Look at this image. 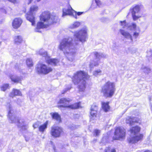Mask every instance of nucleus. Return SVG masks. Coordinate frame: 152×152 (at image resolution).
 Listing matches in <instances>:
<instances>
[{
    "instance_id": "49530a36",
    "label": "nucleus",
    "mask_w": 152,
    "mask_h": 152,
    "mask_svg": "<svg viewBox=\"0 0 152 152\" xmlns=\"http://www.w3.org/2000/svg\"><path fill=\"white\" fill-rule=\"evenodd\" d=\"M101 72V71L100 70H96L95 71V72L96 74H98L99 73H100Z\"/></svg>"
},
{
    "instance_id": "c9c22d12",
    "label": "nucleus",
    "mask_w": 152,
    "mask_h": 152,
    "mask_svg": "<svg viewBox=\"0 0 152 152\" xmlns=\"http://www.w3.org/2000/svg\"><path fill=\"white\" fill-rule=\"evenodd\" d=\"M83 107L81 102L77 103V109L81 108Z\"/></svg>"
},
{
    "instance_id": "ea45409f",
    "label": "nucleus",
    "mask_w": 152,
    "mask_h": 152,
    "mask_svg": "<svg viewBox=\"0 0 152 152\" xmlns=\"http://www.w3.org/2000/svg\"><path fill=\"white\" fill-rule=\"evenodd\" d=\"M139 35V33L138 32H134L133 34V36L135 38L137 37Z\"/></svg>"
},
{
    "instance_id": "6e6552de",
    "label": "nucleus",
    "mask_w": 152,
    "mask_h": 152,
    "mask_svg": "<svg viewBox=\"0 0 152 152\" xmlns=\"http://www.w3.org/2000/svg\"><path fill=\"white\" fill-rule=\"evenodd\" d=\"M36 70L39 74L46 75L51 72L52 69L44 64L39 63L37 65Z\"/></svg>"
},
{
    "instance_id": "393cba45",
    "label": "nucleus",
    "mask_w": 152,
    "mask_h": 152,
    "mask_svg": "<svg viewBox=\"0 0 152 152\" xmlns=\"http://www.w3.org/2000/svg\"><path fill=\"white\" fill-rule=\"evenodd\" d=\"M48 123V121H47L43 124L40 126L39 127V131L43 133L47 129Z\"/></svg>"
},
{
    "instance_id": "39448f33",
    "label": "nucleus",
    "mask_w": 152,
    "mask_h": 152,
    "mask_svg": "<svg viewBox=\"0 0 152 152\" xmlns=\"http://www.w3.org/2000/svg\"><path fill=\"white\" fill-rule=\"evenodd\" d=\"M89 77L87 73L84 71L77 72V83L78 84V88L79 91H83L86 88V80Z\"/></svg>"
},
{
    "instance_id": "f3484780",
    "label": "nucleus",
    "mask_w": 152,
    "mask_h": 152,
    "mask_svg": "<svg viewBox=\"0 0 152 152\" xmlns=\"http://www.w3.org/2000/svg\"><path fill=\"white\" fill-rule=\"evenodd\" d=\"M110 102L102 101L101 102V108L105 112H107L110 110V107L109 105Z\"/></svg>"
},
{
    "instance_id": "58836bf2",
    "label": "nucleus",
    "mask_w": 152,
    "mask_h": 152,
    "mask_svg": "<svg viewBox=\"0 0 152 152\" xmlns=\"http://www.w3.org/2000/svg\"><path fill=\"white\" fill-rule=\"evenodd\" d=\"M72 81L75 84L76 83V77H75V75L74 74V76L72 78Z\"/></svg>"
},
{
    "instance_id": "a211bd4d",
    "label": "nucleus",
    "mask_w": 152,
    "mask_h": 152,
    "mask_svg": "<svg viewBox=\"0 0 152 152\" xmlns=\"http://www.w3.org/2000/svg\"><path fill=\"white\" fill-rule=\"evenodd\" d=\"M22 22V19L19 18H15L12 23V26L14 28H18L20 27Z\"/></svg>"
},
{
    "instance_id": "bb28decb",
    "label": "nucleus",
    "mask_w": 152,
    "mask_h": 152,
    "mask_svg": "<svg viewBox=\"0 0 152 152\" xmlns=\"http://www.w3.org/2000/svg\"><path fill=\"white\" fill-rule=\"evenodd\" d=\"M22 40V38L20 36H16L14 38L15 43L17 45H18L21 43Z\"/></svg>"
},
{
    "instance_id": "de8ad7c7",
    "label": "nucleus",
    "mask_w": 152,
    "mask_h": 152,
    "mask_svg": "<svg viewBox=\"0 0 152 152\" xmlns=\"http://www.w3.org/2000/svg\"><path fill=\"white\" fill-rule=\"evenodd\" d=\"M80 24H81L80 23L78 22H77V27L79 26H80Z\"/></svg>"
},
{
    "instance_id": "b1692460",
    "label": "nucleus",
    "mask_w": 152,
    "mask_h": 152,
    "mask_svg": "<svg viewBox=\"0 0 152 152\" xmlns=\"http://www.w3.org/2000/svg\"><path fill=\"white\" fill-rule=\"evenodd\" d=\"M10 78L12 81L17 83H20L22 79L21 77L15 75L12 76L10 77Z\"/></svg>"
},
{
    "instance_id": "f03ea898",
    "label": "nucleus",
    "mask_w": 152,
    "mask_h": 152,
    "mask_svg": "<svg viewBox=\"0 0 152 152\" xmlns=\"http://www.w3.org/2000/svg\"><path fill=\"white\" fill-rule=\"evenodd\" d=\"M76 45V43H73L71 38H65L63 39L60 43L59 48L64 52L67 58H69V56L75 54Z\"/></svg>"
},
{
    "instance_id": "09e8293b",
    "label": "nucleus",
    "mask_w": 152,
    "mask_h": 152,
    "mask_svg": "<svg viewBox=\"0 0 152 152\" xmlns=\"http://www.w3.org/2000/svg\"><path fill=\"white\" fill-rule=\"evenodd\" d=\"M33 1V0H28V2H27V4H30Z\"/></svg>"
},
{
    "instance_id": "6ab92c4d",
    "label": "nucleus",
    "mask_w": 152,
    "mask_h": 152,
    "mask_svg": "<svg viewBox=\"0 0 152 152\" xmlns=\"http://www.w3.org/2000/svg\"><path fill=\"white\" fill-rule=\"evenodd\" d=\"M141 129L140 126L137 125H136L131 128L129 131L131 134L136 135L140 132Z\"/></svg>"
},
{
    "instance_id": "79ce46f5",
    "label": "nucleus",
    "mask_w": 152,
    "mask_h": 152,
    "mask_svg": "<svg viewBox=\"0 0 152 152\" xmlns=\"http://www.w3.org/2000/svg\"><path fill=\"white\" fill-rule=\"evenodd\" d=\"M145 69H146V70L147 71V72H146L145 71V72H147V73H148L150 72L151 70V69L150 68H148L147 67H145Z\"/></svg>"
},
{
    "instance_id": "c03bdc74",
    "label": "nucleus",
    "mask_w": 152,
    "mask_h": 152,
    "mask_svg": "<svg viewBox=\"0 0 152 152\" xmlns=\"http://www.w3.org/2000/svg\"><path fill=\"white\" fill-rule=\"evenodd\" d=\"M85 13L84 12H77V15L79 16L81 15H82L83 14Z\"/></svg>"
},
{
    "instance_id": "ddd939ff",
    "label": "nucleus",
    "mask_w": 152,
    "mask_h": 152,
    "mask_svg": "<svg viewBox=\"0 0 152 152\" xmlns=\"http://www.w3.org/2000/svg\"><path fill=\"white\" fill-rule=\"evenodd\" d=\"M62 17L69 15L72 17L76 18V12L72 9L69 5H68L67 7L63 10Z\"/></svg>"
},
{
    "instance_id": "9b49d317",
    "label": "nucleus",
    "mask_w": 152,
    "mask_h": 152,
    "mask_svg": "<svg viewBox=\"0 0 152 152\" xmlns=\"http://www.w3.org/2000/svg\"><path fill=\"white\" fill-rule=\"evenodd\" d=\"M72 99L69 98H62L58 102V103L62 104L60 106L61 107H67L71 109H75L76 108V104L69 105L68 104L70 102L72 101Z\"/></svg>"
},
{
    "instance_id": "3c124183",
    "label": "nucleus",
    "mask_w": 152,
    "mask_h": 152,
    "mask_svg": "<svg viewBox=\"0 0 152 152\" xmlns=\"http://www.w3.org/2000/svg\"><path fill=\"white\" fill-rule=\"evenodd\" d=\"M143 152H150V151H149L148 150H146L145 151Z\"/></svg>"
},
{
    "instance_id": "f8f14e48",
    "label": "nucleus",
    "mask_w": 152,
    "mask_h": 152,
    "mask_svg": "<svg viewBox=\"0 0 152 152\" xmlns=\"http://www.w3.org/2000/svg\"><path fill=\"white\" fill-rule=\"evenodd\" d=\"M140 10V5H137L132 7L129 10L132 16L134 21H136L141 17V16L136 15V14L138 13Z\"/></svg>"
},
{
    "instance_id": "c756f323",
    "label": "nucleus",
    "mask_w": 152,
    "mask_h": 152,
    "mask_svg": "<svg viewBox=\"0 0 152 152\" xmlns=\"http://www.w3.org/2000/svg\"><path fill=\"white\" fill-rule=\"evenodd\" d=\"M26 63L27 66L28 67H31L33 65V63L32 60L31 58L27 59L26 61Z\"/></svg>"
},
{
    "instance_id": "cd10ccee",
    "label": "nucleus",
    "mask_w": 152,
    "mask_h": 152,
    "mask_svg": "<svg viewBox=\"0 0 152 152\" xmlns=\"http://www.w3.org/2000/svg\"><path fill=\"white\" fill-rule=\"evenodd\" d=\"M37 54L40 55L43 57H45V58L48 56L47 52L44 50L42 49L37 51Z\"/></svg>"
},
{
    "instance_id": "c85d7f7f",
    "label": "nucleus",
    "mask_w": 152,
    "mask_h": 152,
    "mask_svg": "<svg viewBox=\"0 0 152 152\" xmlns=\"http://www.w3.org/2000/svg\"><path fill=\"white\" fill-rule=\"evenodd\" d=\"M104 152H116L115 148H112L110 147H108L104 150Z\"/></svg>"
},
{
    "instance_id": "a19ab883",
    "label": "nucleus",
    "mask_w": 152,
    "mask_h": 152,
    "mask_svg": "<svg viewBox=\"0 0 152 152\" xmlns=\"http://www.w3.org/2000/svg\"><path fill=\"white\" fill-rule=\"evenodd\" d=\"M94 55H95V57L97 58L99 56V53L97 52H95L94 53Z\"/></svg>"
},
{
    "instance_id": "f257e3e1",
    "label": "nucleus",
    "mask_w": 152,
    "mask_h": 152,
    "mask_svg": "<svg viewBox=\"0 0 152 152\" xmlns=\"http://www.w3.org/2000/svg\"><path fill=\"white\" fill-rule=\"evenodd\" d=\"M57 18L56 16H50L49 11L43 12L40 15V21L37 23L36 27L34 30L35 31L41 32V29L46 28L53 23L57 22Z\"/></svg>"
},
{
    "instance_id": "e433bc0d",
    "label": "nucleus",
    "mask_w": 152,
    "mask_h": 152,
    "mask_svg": "<svg viewBox=\"0 0 152 152\" xmlns=\"http://www.w3.org/2000/svg\"><path fill=\"white\" fill-rule=\"evenodd\" d=\"M39 125V122H37L34 123L33 125V127L34 128H36L38 127Z\"/></svg>"
},
{
    "instance_id": "0eeeda50",
    "label": "nucleus",
    "mask_w": 152,
    "mask_h": 152,
    "mask_svg": "<svg viewBox=\"0 0 152 152\" xmlns=\"http://www.w3.org/2000/svg\"><path fill=\"white\" fill-rule=\"evenodd\" d=\"M38 10V7L37 5L31 6L29 11L27 12L26 18L27 20L31 23L32 25L33 26L35 24V18L34 15Z\"/></svg>"
},
{
    "instance_id": "4be33fe9",
    "label": "nucleus",
    "mask_w": 152,
    "mask_h": 152,
    "mask_svg": "<svg viewBox=\"0 0 152 152\" xmlns=\"http://www.w3.org/2000/svg\"><path fill=\"white\" fill-rule=\"evenodd\" d=\"M50 115L52 118L56 120L58 122H60L61 121V118L60 115L57 113H52Z\"/></svg>"
},
{
    "instance_id": "1a4fd4ad",
    "label": "nucleus",
    "mask_w": 152,
    "mask_h": 152,
    "mask_svg": "<svg viewBox=\"0 0 152 152\" xmlns=\"http://www.w3.org/2000/svg\"><path fill=\"white\" fill-rule=\"evenodd\" d=\"M64 133L63 129L60 126L53 125L51 126L50 133L52 136L54 138L60 137L61 134Z\"/></svg>"
},
{
    "instance_id": "423d86ee",
    "label": "nucleus",
    "mask_w": 152,
    "mask_h": 152,
    "mask_svg": "<svg viewBox=\"0 0 152 152\" xmlns=\"http://www.w3.org/2000/svg\"><path fill=\"white\" fill-rule=\"evenodd\" d=\"M114 135L112 137L113 141L124 139L126 135V130L120 126L115 127L114 129Z\"/></svg>"
},
{
    "instance_id": "4468645a",
    "label": "nucleus",
    "mask_w": 152,
    "mask_h": 152,
    "mask_svg": "<svg viewBox=\"0 0 152 152\" xmlns=\"http://www.w3.org/2000/svg\"><path fill=\"white\" fill-rule=\"evenodd\" d=\"M143 134H139L138 135H135L132 137L129 138L128 141L129 143L134 144L138 142L142 141L143 139Z\"/></svg>"
},
{
    "instance_id": "2eb2a0df",
    "label": "nucleus",
    "mask_w": 152,
    "mask_h": 152,
    "mask_svg": "<svg viewBox=\"0 0 152 152\" xmlns=\"http://www.w3.org/2000/svg\"><path fill=\"white\" fill-rule=\"evenodd\" d=\"M98 107L96 104H93L91 106L90 109V118L91 120H94V118L96 117Z\"/></svg>"
},
{
    "instance_id": "37998d69",
    "label": "nucleus",
    "mask_w": 152,
    "mask_h": 152,
    "mask_svg": "<svg viewBox=\"0 0 152 152\" xmlns=\"http://www.w3.org/2000/svg\"><path fill=\"white\" fill-rule=\"evenodd\" d=\"M0 11L6 14V11L3 8H0Z\"/></svg>"
},
{
    "instance_id": "5701e85b",
    "label": "nucleus",
    "mask_w": 152,
    "mask_h": 152,
    "mask_svg": "<svg viewBox=\"0 0 152 152\" xmlns=\"http://www.w3.org/2000/svg\"><path fill=\"white\" fill-rule=\"evenodd\" d=\"M120 31L121 34L124 37L127 38L129 37L131 40H132V38L131 35L128 32L125 31L123 29H120Z\"/></svg>"
},
{
    "instance_id": "72a5a7b5",
    "label": "nucleus",
    "mask_w": 152,
    "mask_h": 152,
    "mask_svg": "<svg viewBox=\"0 0 152 152\" xmlns=\"http://www.w3.org/2000/svg\"><path fill=\"white\" fill-rule=\"evenodd\" d=\"M129 27H132L133 29H135L137 28V25L136 23H132L131 25L129 26Z\"/></svg>"
},
{
    "instance_id": "473e14b6",
    "label": "nucleus",
    "mask_w": 152,
    "mask_h": 152,
    "mask_svg": "<svg viewBox=\"0 0 152 152\" xmlns=\"http://www.w3.org/2000/svg\"><path fill=\"white\" fill-rule=\"evenodd\" d=\"M95 3L96 5L99 7H100L102 4V3L100 0H95Z\"/></svg>"
},
{
    "instance_id": "412c9836",
    "label": "nucleus",
    "mask_w": 152,
    "mask_h": 152,
    "mask_svg": "<svg viewBox=\"0 0 152 152\" xmlns=\"http://www.w3.org/2000/svg\"><path fill=\"white\" fill-rule=\"evenodd\" d=\"M21 95L22 94L21 92L19 90L15 89H13L9 95V96L12 98L16 96H21Z\"/></svg>"
},
{
    "instance_id": "a878e982",
    "label": "nucleus",
    "mask_w": 152,
    "mask_h": 152,
    "mask_svg": "<svg viewBox=\"0 0 152 152\" xmlns=\"http://www.w3.org/2000/svg\"><path fill=\"white\" fill-rule=\"evenodd\" d=\"M69 30L70 31L74 33V35L75 36L76 35V22H74L71 24L69 27Z\"/></svg>"
},
{
    "instance_id": "f704fd0d",
    "label": "nucleus",
    "mask_w": 152,
    "mask_h": 152,
    "mask_svg": "<svg viewBox=\"0 0 152 152\" xmlns=\"http://www.w3.org/2000/svg\"><path fill=\"white\" fill-rule=\"evenodd\" d=\"M120 23L121 24V25L122 26H123V28L125 27L126 26V20H124L123 21H120Z\"/></svg>"
},
{
    "instance_id": "dca6fc26",
    "label": "nucleus",
    "mask_w": 152,
    "mask_h": 152,
    "mask_svg": "<svg viewBox=\"0 0 152 152\" xmlns=\"http://www.w3.org/2000/svg\"><path fill=\"white\" fill-rule=\"evenodd\" d=\"M134 117H132L130 116L128 117L126 119V122L127 124H129V125L132 126L135 123H138L140 121V119L136 118L134 120Z\"/></svg>"
},
{
    "instance_id": "7c9ffc66",
    "label": "nucleus",
    "mask_w": 152,
    "mask_h": 152,
    "mask_svg": "<svg viewBox=\"0 0 152 152\" xmlns=\"http://www.w3.org/2000/svg\"><path fill=\"white\" fill-rule=\"evenodd\" d=\"M9 87V85L8 84L3 85L1 87V89L2 91H5Z\"/></svg>"
},
{
    "instance_id": "20e7f679",
    "label": "nucleus",
    "mask_w": 152,
    "mask_h": 152,
    "mask_svg": "<svg viewBox=\"0 0 152 152\" xmlns=\"http://www.w3.org/2000/svg\"><path fill=\"white\" fill-rule=\"evenodd\" d=\"M115 91V83L108 81L102 86L101 92L104 97L110 98L114 95Z\"/></svg>"
},
{
    "instance_id": "9d476101",
    "label": "nucleus",
    "mask_w": 152,
    "mask_h": 152,
    "mask_svg": "<svg viewBox=\"0 0 152 152\" xmlns=\"http://www.w3.org/2000/svg\"><path fill=\"white\" fill-rule=\"evenodd\" d=\"M87 36V29L86 27L81 28L77 32V38L78 40L82 42L86 41Z\"/></svg>"
},
{
    "instance_id": "7ed1b4c3",
    "label": "nucleus",
    "mask_w": 152,
    "mask_h": 152,
    "mask_svg": "<svg viewBox=\"0 0 152 152\" xmlns=\"http://www.w3.org/2000/svg\"><path fill=\"white\" fill-rule=\"evenodd\" d=\"M6 107L8 110V117L10 119V122L12 123H16L17 125L21 128L23 130H25L28 128V125L24 120L23 119H18L14 116L13 113V110L12 107L10 103H7Z\"/></svg>"
},
{
    "instance_id": "2f4dec72",
    "label": "nucleus",
    "mask_w": 152,
    "mask_h": 152,
    "mask_svg": "<svg viewBox=\"0 0 152 152\" xmlns=\"http://www.w3.org/2000/svg\"><path fill=\"white\" fill-rule=\"evenodd\" d=\"M94 135L96 136H98L100 133V131L99 130L96 129L94 131Z\"/></svg>"
},
{
    "instance_id": "864d4df0",
    "label": "nucleus",
    "mask_w": 152,
    "mask_h": 152,
    "mask_svg": "<svg viewBox=\"0 0 152 152\" xmlns=\"http://www.w3.org/2000/svg\"><path fill=\"white\" fill-rule=\"evenodd\" d=\"M37 2L40 1L41 0H37Z\"/></svg>"
},
{
    "instance_id": "4c0bfd02",
    "label": "nucleus",
    "mask_w": 152,
    "mask_h": 152,
    "mask_svg": "<svg viewBox=\"0 0 152 152\" xmlns=\"http://www.w3.org/2000/svg\"><path fill=\"white\" fill-rule=\"evenodd\" d=\"M110 137V135L108 133H107V136H104L103 138L106 140H108L109 138Z\"/></svg>"
},
{
    "instance_id": "a18cd8bd",
    "label": "nucleus",
    "mask_w": 152,
    "mask_h": 152,
    "mask_svg": "<svg viewBox=\"0 0 152 152\" xmlns=\"http://www.w3.org/2000/svg\"><path fill=\"white\" fill-rule=\"evenodd\" d=\"M70 128L71 129H72V130L75 129V125H74L72 127L70 126Z\"/></svg>"
},
{
    "instance_id": "8fccbe9b",
    "label": "nucleus",
    "mask_w": 152,
    "mask_h": 152,
    "mask_svg": "<svg viewBox=\"0 0 152 152\" xmlns=\"http://www.w3.org/2000/svg\"><path fill=\"white\" fill-rule=\"evenodd\" d=\"M25 140L26 141H28L29 140V138H26V137H25Z\"/></svg>"
},
{
    "instance_id": "aec40b11",
    "label": "nucleus",
    "mask_w": 152,
    "mask_h": 152,
    "mask_svg": "<svg viewBox=\"0 0 152 152\" xmlns=\"http://www.w3.org/2000/svg\"><path fill=\"white\" fill-rule=\"evenodd\" d=\"M46 62L49 64L56 66L59 61V60L56 58H50L48 56L46 58Z\"/></svg>"
},
{
    "instance_id": "603ef678",
    "label": "nucleus",
    "mask_w": 152,
    "mask_h": 152,
    "mask_svg": "<svg viewBox=\"0 0 152 152\" xmlns=\"http://www.w3.org/2000/svg\"><path fill=\"white\" fill-rule=\"evenodd\" d=\"M149 100L150 101H151V97H149Z\"/></svg>"
}]
</instances>
